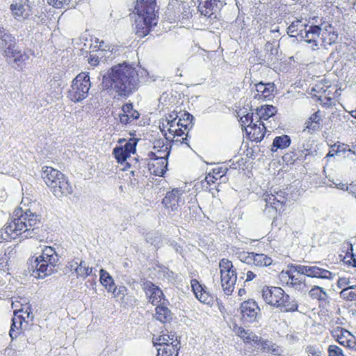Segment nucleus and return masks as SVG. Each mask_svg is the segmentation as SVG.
<instances>
[{
  "instance_id": "25",
  "label": "nucleus",
  "mask_w": 356,
  "mask_h": 356,
  "mask_svg": "<svg viewBox=\"0 0 356 356\" xmlns=\"http://www.w3.org/2000/svg\"><path fill=\"white\" fill-rule=\"evenodd\" d=\"M99 273V280L101 284L107 289L108 291L115 294L117 288L115 286L114 281L112 277L104 269H101Z\"/></svg>"
},
{
  "instance_id": "58",
  "label": "nucleus",
  "mask_w": 356,
  "mask_h": 356,
  "mask_svg": "<svg viewBox=\"0 0 356 356\" xmlns=\"http://www.w3.org/2000/svg\"><path fill=\"white\" fill-rule=\"evenodd\" d=\"M178 113L176 111H172V113H169L165 119L164 120L165 122H171L174 123L175 122L177 118H178Z\"/></svg>"
},
{
  "instance_id": "11",
  "label": "nucleus",
  "mask_w": 356,
  "mask_h": 356,
  "mask_svg": "<svg viewBox=\"0 0 356 356\" xmlns=\"http://www.w3.org/2000/svg\"><path fill=\"white\" fill-rule=\"evenodd\" d=\"M199 2L200 13L210 19H217L220 10L225 5V0H199Z\"/></svg>"
},
{
  "instance_id": "46",
  "label": "nucleus",
  "mask_w": 356,
  "mask_h": 356,
  "mask_svg": "<svg viewBox=\"0 0 356 356\" xmlns=\"http://www.w3.org/2000/svg\"><path fill=\"white\" fill-rule=\"evenodd\" d=\"M301 22V20L297 19L296 21H293L287 28L286 33L291 36L293 37V35L292 33L297 31L298 26L299 24Z\"/></svg>"
},
{
  "instance_id": "6",
  "label": "nucleus",
  "mask_w": 356,
  "mask_h": 356,
  "mask_svg": "<svg viewBox=\"0 0 356 356\" xmlns=\"http://www.w3.org/2000/svg\"><path fill=\"white\" fill-rule=\"evenodd\" d=\"M58 261L59 256L55 250L50 246H45L42 254L35 258L31 266L38 273V277L44 278L56 270L55 267L58 265Z\"/></svg>"
},
{
  "instance_id": "37",
  "label": "nucleus",
  "mask_w": 356,
  "mask_h": 356,
  "mask_svg": "<svg viewBox=\"0 0 356 356\" xmlns=\"http://www.w3.org/2000/svg\"><path fill=\"white\" fill-rule=\"evenodd\" d=\"M113 154L116 159L117 161L120 163L124 162L129 155L126 152L122 146L116 147L113 150Z\"/></svg>"
},
{
  "instance_id": "19",
  "label": "nucleus",
  "mask_w": 356,
  "mask_h": 356,
  "mask_svg": "<svg viewBox=\"0 0 356 356\" xmlns=\"http://www.w3.org/2000/svg\"><path fill=\"white\" fill-rule=\"evenodd\" d=\"M266 127L263 122H257L245 127V131L251 140L260 142L264 138Z\"/></svg>"
},
{
  "instance_id": "22",
  "label": "nucleus",
  "mask_w": 356,
  "mask_h": 356,
  "mask_svg": "<svg viewBox=\"0 0 356 356\" xmlns=\"http://www.w3.org/2000/svg\"><path fill=\"white\" fill-rule=\"evenodd\" d=\"M191 283L196 298L201 302L209 304L212 301V297L205 290V286L201 285L197 280H192Z\"/></svg>"
},
{
  "instance_id": "48",
  "label": "nucleus",
  "mask_w": 356,
  "mask_h": 356,
  "mask_svg": "<svg viewBox=\"0 0 356 356\" xmlns=\"http://www.w3.org/2000/svg\"><path fill=\"white\" fill-rule=\"evenodd\" d=\"M159 129L167 140H171L170 136H167V133H168V126H166V122L164 119H162V122L159 123Z\"/></svg>"
},
{
  "instance_id": "43",
  "label": "nucleus",
  "mask_w": 356,
  "mask_h": 356,
  "mask_svg": "<svg viewBox=\"0 0 356 356\" xmlns=\"http://www.w3.org/2000/svg\"><path fill=\"white\" fill-rule=\"evenodd\" d=\"M253 121L254 115L252 113L250 114L248 113L241 118V125L243 127H248V126H250V124H254Z\"/></svg>"
},
{
  "instance_id": "61",
  "label": "nucleus",
  "mask_w": 356,
  "mask_h": 356,
  "mask_svg": "<svg viewBox=\"0 0 356 356\" xmlns=\"http://www.w3.org/2000/svg\"><path fill=\"white\" fill-rule=\"evenodd\" d=\"M272 346L273 347L270 348V350L268 353H270L274 355H280L282 352L280 348L275 343H273Z\"/></svg>"
},
{
  "instance_id": "57",
  "label": "nucleus",
  "mask_w": 356,
  "mask_h": 356,
  "mask_svg": "<svg viewBox=\"0 0 356 356\" xmlns=\"http://www.w3.org/2000/svg\"><path fill=\"white\" fill-rule=\"evenodd\" d=\"M185 122L182 121L181 118H179V120L177 122L176 125L179 127L184 128L185 130H189L191 128H192L193 124L191 122L184 123Z\"/></svg>"
},
{
  "instance_id": "20",
  "label": "nucleus",
  "mask_w": 356,
  "mask_h": 356,
  "mask_svg": "<svg viewBox=\"0 0 356 356\" xmlns=\"http://www.w3.org/2000/svg\"><path fill=\"white\" fill-rule=\"evenodd\" d=\"M323 116L320 111H317L313 113L305 122V131H307L309 134H313L318 131L322 129Z\"/></svg>"
},
{
  "instance_id": "50",
  "label": "nucleus",
  "mask_w": 356,
  "mask_h": 356,
  "mask_svg": "<svg viewBox=\"0 0 356 356\" xmlns=\"http://www.w3.org/2000/svg\"><path fill=\"white\" fill-rule=\"evenodd\" d=\"M70 2V0H51L49 3L57 8H60L64 5H68Z\"/></svg>"
},
{
  "instance_id": "14",
  "label": "nucleus",
  "mask_w": 356,
  "mask_h": 356,
  "mask_svg": "<svg viewBox=\"0 0 356 356\" xmlns=\"http://www.w3.org/2000/svg\"><path fill=\"white\" fill-rule=\"evenodd\" d=\"M169 155V152L165 153L163 156L150 152L149 156V159L153 161L152 163H149V169L151 173L156 176H163L167 170L168 158Z\"/></svg>"
},
{
  "instance_id": "9",
  "label": "nucleus",
  "mask_w": 356,
  "mask_h": 356,
  "mask_svg": "<svg viewBox=\"0 0 356 356\" xmlns=\"http://www.w3.org/2000/svg\"><path fill=\"white\" fill-rule=\"evenodd\" d=\"M285 192L276 188H271L269 193H266L262 196V200L265 202L264 212L268 215L276 213L280 207L285 202Z\"/></svg>"
},
{
  "instance_id": "18",
  "label": "nucleus",
  "mask_w": 356,
  "mask_h": 356,
  "mask_svg": "<svg viewBox=\"0 0 356 356\" xmlns=\"http://www.w3.org/2000/svg\"><path fill=\"white\" fill-rule=\"evenodd\" d=\"M22 310L15 313L14 317L12 319V324L9 332L10 337L12 339H16L21 333L22 330H26L28 325V321H25V317L23 315L18 314Z\"/></svg>"
},
{
  "instance_id": "32",
  "label": "nucleus",
  "mask_w": 356,
  "mask_h": 356,
  "mask_svg": "<svg viewBox=\"0 0 356 356\" xmlns=\"http://www.w3.org/2000/svg\"><path fill=\"white\" fill-rule=\"evenodd\" d=\"M340 297L348 301L356 300V285H350L343 289L339 293Z\"/></svg>"
},
{
  "instance_id": "8",
  "label": "nucleus",
  "mask_w": 356,
  "mask_h": 356,
  "mask_svg": "<svg viewBox=\"0 0 356 356\" xmlns=\"http://www.w3.org/2000/svg\"><path fill=\"white\" fill-rule=\"evenodd\" d=\"M222 289L227 296H230L237 280L236 270L231 261L222 259L219 262Z\"/></svg>"
},
{
  "instance_id": "28",
  "label": "nucleus",
  "mask_w": 356,
  "mask_h": 356,
  "mask_svg": "<svg viewBox=\"0 0 356 356\" xmlns=\"http://www.w3.org/2000/svg\"><path fill=\"white\" fill-rule=\"evenodd\" d=\"M273 259L266 254L253 252L251 265L258 267L269 266L272 264Z\"/></svg>"
},
{
  "instance_id": "16",
  "label": "nucleus",
  "mask_w": 356,
  "mask_h": 356,
  "mask_svg": "<svg viewBox=\"0 0 356 356\" xmlns=\"http://www.w3.org/2000/svg\"><path fill=\"white\" fill-rule=\"evenodd\" d=\"M10 8L13 16L17 20L27 19L32 14L29 0H19L15 3H12Z\"/></svg>"
},
{
  "instance_id": "36",
  "label": "nucleus",
  "mask_w": 356,
  "mask_h": 356,
  "mask_svg": "<svg viewBox=\"0 0 356 356\" xmlns=\"http://www.w3.org/2000/svg\"><path fill=\"white\" fill-rule=\"evenodd\" d=\"M116 49L113 47H108V49H104V50H97L98 57L102 59V61L106 62L108 60H112L114 58V54Z\"/></svg>"
},
{
  "instance_id": "55",
  "label": "nucleus",
  "mask_w": 356,
  "mask_h": 356,
  "mask_svg": "<svg viewBox=\"0 0 356 356\" xmlns=\"http://www.w3.org/2000/svg\"><path fill=\"white\" fill-rule=\"evenodd\" d=\"M350 280L348 278H346V277H340L338 281H337V286L339 288H346L348 286H350Z\"/></svg>"
},
{
  "instance_id": "5",
  "label": "nucleus",
  "mask_w": 356,
  "mask_h": 356,
  "mask_svg": "<svg viewBox=\"0 0 356 356\" xmlns=\"http://www.w3.org/2000/svg\"><path fill=\"white\" fill-rule=\"evenodd\" d=\"M16 40L8 31L3 26H0V49L3 51L8 63H16L18 66L21 63L25 62L29 58L26 53H21L15 49Z\"/></svg>"
},
{
  "instance_id": "1",
  "label": "nucleus",
  "mask_w": 356,
  "mask_h": 356,
  "mask_svg": "<svg viewBox=\"0 0 356 356\" xmlns=\"http://www.w3.org/2000/svg\"><path fill=\"white\" fill-rule=\"evenodd\" d=\"M138 73L131 64L115 65L102 74L103 89L115 92L118 97L127 98L139 88Z\"/></svg>"
},
{
  "instance_id": "2",
  "label": "nucleus",
  "mask_w": 356,
  "mask_h": 356,
  "mask_svg": "<svg viewBox=\"0 0 356 356\" xmlns=\"http://www.w3.org/2000/svg\"><path fill=\"white\" fill-rule=\"evenodd\" d=\"M41 224L40 216L29 209L23 212L21 209L15 210L13 219L8 222L4 228L0 229V243L17 236L22 238H33L38 235Z\"/></svg>"
},
{
  "instance_id": "54",
  "label": "nucleus",
  "mask_w": 356,
  "mask_h": 356,
  "mask_svg": "<svg viewBox=\"0 0 356 356\" xmlns=\"http://www.w3.org/2000/svg\"><path fill=\"white\" fill-rule=\"evenodd\" d=\"M250 330H246L244 328L241 327H238L236 330V334L243 341L244 339L248 336V333H250Z\"/></svg>"
},
{
  "instance_id": "64",
  "label": "nucleus",
  "mask_w": 356,
  "mask_h": 356,
  "mask_svg": "<svg viewBox=\"0 0 356 356\" xmlns=\"http://www.w3.org/2000/svg\"><path fill=\"white\" fill-rule=\"evenodd\" d=\"M263 342V340L261 337H259L256 335V338H254V341H252V345L254 346L257 348H261V344Z\"/></svg>"
},
{
  "instance_id": "12",
  "label": "nucleus",
  "mask_w": 356,
  "mask_h": 356,
  "mask_svg": "<svg viewBox=\"0 0 356 356\" xmlns=\"http://www.w3.org/2000/svg\"><path fill=\"white\" fill-rule=\"evenodd\" d=\"M138 17L136 19V34L143 38L147 35L153 24V20L155 19V13L148 11L140 12L138 10Z\"/></svg>"
},
{
  "instance_id": "15",
  "label": "nucleus",
  "mask_w": 356,
  "mask_h": 356,
  "mask_svg": "<svg viewBox=\"0 0 356 356\" xmlns=\"http://www.w3.org/2000/svg\"><path fill=\"white\" fill-rule=\"evenodd\" d=\"M183 194V190L177 188H173L166 193L162 203L165 208L170 209L172 211H177L184 203V200L182 197Z\"/></svg>"
},
{
  "instance_id": "40",
  "label": "nucleus",
  "mask_w": 356,
  "mask_h": 356,
  "mask_svg": "<svg viewBox=\"0 0 356 356\" xmlns=\"http://www.w3.org/2000/svg\"><path fill=\"white\" fill-rule=\"evenodd\" d=\"M303 282L304 280L295 277L294 275H289L287 284L294 287L296 289L300 290Z\"/></svg>"
},
{
  "instance_id": "10",
  "label": "nucleus",
  "mask_w": 356,
  "mask_h": 356,
  "mask_svg": "<svg viewBox=\"0 0 356 356\" xmlns=\"http://www.w3.org/2000/svg\"><path fill=\"white\" fill-rule=\"evenodd\" d=\"M291 269L299 274L309 277L332 280L333 273L317 266L292 265Z\"/></svg>"
},
{
  "instance_id": "60",
  "label": "nucleus",
  "mask_w": 356,
  "mask_h": 356,
  "mask_svg": "<svg viewBox=\"0 0 356 356\" xmlns=\"http://www.w3.org/2000/svg\"><path fill=\"white\" fill-rule=\"evenodd\" d=\"M176 121L174 123L166 122V126H168V134H170V136H171V134H172L173 133H175L176 129L179 127L178 126L176 125Z\"/></svg>"
},
{
  "instance_id": "26",
  "label": "nucleus",
  "mask_w": 356,
  "mask_h": 356,
  "mask_svg": "<svg viewBox=\"0 0 356 356\" xmlns=\"http://www.w3.org/2000/svg\"><path fill=\"white\" fill-rule=\"evenodd\" d=\"M291 138L288 135H282L274 138L270 150L275 152L277 149H283L288 147L291 144Z\"/></svg>"
},
{
  "instance_id": "39",
  "label": "nucleus",
  "mask_w": 356,
  "mask_h": 356,
  "mask_svg": "<svg viewBox=\"0 0 356 356\" xmlns=\"http://www.w3.org/2000/svg\"><path fill=\"white\" fill-rule=\"evenodd\" d=\"M237 254L238 258L241 261L248 265H251L253 252H241L237 253Z\"/></svg>"
},
{
  "instance_id": "53",
  "label": "nucleus",
  "mask_w": 356,
  "mask_h": 356,
  "mask_svg": "<svg viewBox=\"0 0 356 356\" xmlns=\"http://www.w3.org/2000/svg\"><path fill=\"white\" fill-rule=\"evenodd\" d=\"M273 343L268 340H263V342L261 344L260 349L263 351L268 353L272 348Z\"/></svg>"
},
{
  "instance_id": "56",
  "label": "nucleus",
  "mask_w": 356,
  "mask_h": 356,
  "mask_svg": "<svg viewBox=\"0 0 356 356\" xmlns=\"http://www.w3.org/2000/svg\"><path fill=\"white\" fill-rule=\"evenodd\" d=\"M101 60H102V59H100V58L98 57V53L97 52V54L95 55H90V56L88 59V63L91 65L97 66L99 65V63Z\"/></svg>"
},
{
  "instance_id": "35",
  "label": "nucleus",
  "mask_w": 356,
  "mask_h": 356,
  "mask_svg": "<svg viewBox=\"0 0 356 356\" xmlns=\"http://www.w3.org/2000/svg\"><path fill=\"white\" fill-rule=\"evenodd\" d=\"M137 2L140 3V7L137 8L138 10L144 13L148 11L151 13L155 12L156 0H137Z\"/></svg>"
},
{
  "instance_id": "31",
  "label": "nucleus",
  "mask_w": 356,
  "mask_h": 356,
  "mask_svg": "<svg viewBox=\"0 0 356 356\" xmlns=\"http://www.w3.org/2000/svg\"><path fill=\"white\" fill-rule=\"evenodd\" d=\"M309 296L313 299H317L320 301L325 300L328 298L327 292L323 288L314 286L309 291Z\"/></svg>"
},
{
  "instance_id": "52",
  "label": "nucleus",
  "mask_w": 356,
  "mask_h": 356,
  "mask_svg": "<svg viewBox=\"0 0 356 356\" xmlns=\"http://www.w3.org/2000/svg\"><path fill=\"white\" fill-rule=\"evenodd\" d=\"M120 122L122 124H127L132 122L134 120L131 118L127 113H122L119 115Z\"/></svg>"
},
{
  "instance_id": "29",
  "label": "nucleus",
  "mask_w": 356,
  "mask_h": 356,
  "mask_svg": "<svg viewBox=\"0 0 356 356\" xmlns=\"http://www.w3.org/2000/svg\"><path fill=\"white\" fill-rule=\"evenodd\" d=\"M155 318L161 323H166L171 319V312L167 307L163 305H157Z\"/></svg>"
},
{
  "instance_id": "7",
  "label": "nucleus",
  "mask_w": 356,
  "mask_h": 356,
  "mask_svg": "<svg viewBox=\"0 0 356 356\" xmlns=\"http://www.w3.org/2000/svg\"><path fill=\"white\" fill-rule=\"evenodd\" d=\"M90 86L89 73L81 72L72 81L68 97L75 103L81 102L88 97Z\"/></svg>"
},
{
  "instance_id": "24",
  "label": "nucleus",
  "mask_w": 356,
  "mask_h": 356,
  "mask_svg": "<svg viewBox=\"0 0 356 356\" xmlns=\"http://www.w3.org/2000/svg\"><path fill=\"white\" fill-rule=\"evenodd\" d=\"M276 113V107L273 105H264L257 108L254 117L257 122H262V120H268Z\"/></svg>"
},
{
  "instance_id": "34",
  "label": "nucleus",
  "mask_w": 356,
  "mask_h": 356,
  "mask_svg": "<svg viewBox=\"0 0 356 356\" xmlns=\"http://www.w3.org/2000/svg\"><path fill=\"white\" fill-rule=\"evenodd\" d=\"M145 241L156 248H159L162 244V236L156 232H148L145 235Z\"/></svg>"
},
{
  "instance_id": "21",
  "label": "nucleus",
  "mask_w": 356,
  "mask_h": 356,
  "mask_svg": "<svg viewBox=\"0 0 356 356\" xmlns=\"http://www.w3.org/2000/svg\"><path fill=\"white\" fill-rule=\"evenodd\" d=\"M256 88V93L254 95V98L263 100H269L272 98V92L274 90L275 86L273 83H263L260 82L254 85Z\"/></svg>"
},
{
  "instance_id": "42",
  "label": "nucleus",
  "mask_w": 356,
  "mask_h": 356,
  "mask_svg": "<svg viewBox=\"0 0 356 356\" xmlns=\"http://www.w3.org/2000/svg\"><path fill=\"white\" fill-rule=\"evenodd\" d=\"M137 141L135 139H130L122 147H124L126 152L130 155L131 153L136 152Z\"/></svg>"
},
{
  "instance_id": "3",
  "label": "nucleus",
  "mask_w": 356,
  "mask_h": 356,
  "mask_svg": "<svg viewBox=\"0 0 356 356\" xmlns=\"http://www.w3.org/2000/svg\"><path fill=\"white\" fill-rule=\"evenodd\" d=\"M42 177L57 198L71 195L74 191L68 178L56 169L49 166L42 167Z\"/></svg>"
},
{
  "instance_id": "33",
  "label": "nucleus",
  "mask_w": 356,
  "mask_h": 356,
  "mask_svg": "<svg viewBox=\"0 0 356 356\" xmlns=\"http://www.w3.org/2000/svg\"><path fill=\"white\" fill-rule=\"evenodd\" d=\"M75 272L77 277L86 278L92 272V268L88 266L84 261H81L80 264L75 263Z\"/></svg>"
},
{
  "instance_id": "4",
  "label": "nucleus",
  "mask_w": 356,
  "mask_h": 356,
  "mask_svg": "<svg viewBox=\"0 0 356 356\" xmlns=\"http://www.w3.org/2000/svg\"><path fill=\"white\" fill-rule=\"evenodd\" d=\"M261 296L266 304L278 308L281 312L298 310V305L296 300L285 293L280 287L264 286L261 290Z\"/></svg>"
},
{
  "instance_id": "49",
  "label": "nucleus",
  "mask_w": 356,
  "mask_h": 356,
  "mask_svg": "<svg viewBox=\"0 0 356 356\" xmlns=\"http://www.w3.org/2000/svg\"><path fill=\"white\" fill-rule=\"evenodd\" d=\"M341 334L337 335V341L339 343H340L342 346H344L346 347V345L348 342V335L346 336L345 334L346 332H343V331H341Z\"/></svg>"
},
{
  "instance_id": "17",
  "label": "nucleus",
  "mask_w": 356,
  "mask_h": 356,
  "mask_svg": "<svg viewBox=\"0 0 356 356\" xmlns=\"http://www.w3.org/2000/svg\"><path fill=\"white\" fill-rule=\"evenodd\" d=\"M142 286L149 302L153 305H159L164 296L161 289L149 281L144 282Z\"/></svg>"
},
{
  "instance_id": "27",
  "label": "nucleus",
  "mask_w": 356,
  "mask_h": 356,
  "mask_svg": "<svg viewBox=\"0 0 356 356\" xmlns=\"http://www.w3.org/2000/svg\"><path fill=\"white\" fill-rule=\"evenodd\" d=\"M322 30V27L316 25L310 26L309 29L307 31V36L308 37V34H311V39H307L306 42L309 44H312V49L313 50H316L318 49V42L317 39L319 37L321 33V31Z\"/></svg>"
},
{
  "instance_id": "30",
  "label": "nucleus",
  "mask_w": 356,
  "mask_h": 356,
  "mask_svg": "<svg viewBox=\"0 0 356 356\" xmlns=\"http://www.w3.org/2000/svg\"><path fill=\"white\" fill-rule=\"evenodd\" d=\"M333 151L335 152L337 156H343L350 157V154L356 155V150L350 148L349 145L346 144H334L333 146Z\"/></svg>"
},
{
  "instance_id": "44",
  "label": "nucleus",
  "mask_w": 356,
  "mask_h": 356,
  "mask_svg": "<svg viewBox=\"0 0 356 356\" xmlns=\"http://www.w3.org/2000/svg\"><path fill=\"white\" fill-rule=\"evenodd\" d=\"M228 171L226 165L218 166L213 169L212 173L218 178H222Z\"/></svg>"
},
{
  "instance_id": "23",
  "label": "nucleus",
  "mask_w": 356,
  "mask_h": 356,
  "mask_svg": "<svg viewBox=\"0 0 356 356\" xmlns=\"http://www.w3.org/2000/svg\"><path fill=\"white\" fill-rule=\"evenodd\" d=\"M180 348V343L177 340L173 341L170 344L161 345L157 348V356H177Z\"/></svg>"
},
{
  "instance_id": "47",
  "label": "nucleus",
  "mask_w": 356,
  "mask_h": 356,
  "mask_svg": "<svg viewBox=\"0 0 356 356\" xmlns=\"http://www.w3.org/2000/svg\"><path fill=\"white\" fill-rule=\"evenodd\" d=\"M345 332L346 333V334H348V337H349L348 342L346 345V347H348L352 350H356V339L355 338L354 336L350 334V333L349 332L345 331Z\"/></svg>"
},
{
  "instance_id": "13",
  "label": "nucleus",
  "mask_w": 356,
  "mask_h": 356,
  "mask_svg": "<svg viewBox=\"0 0 356 356\" xmlns=\"http://www.w3.org/2000/svg\"><path fill=\"white\" fill-rule=\"evenodd\" d=\"M241 319L245 323L257 321L260 316V308L253 300L243 301L240 306Z\"/></svg>"
},
{
  "instance_id": "51",
  "label": "nucleus",
  "mask_w": 356,
  "mask_h": 356,
  "mask_svg": "<svg viewBox=\"0 0 356 356\" xmlns=\"http://www.w3.org/2000/svg\"><path fill=\"white\" fill-rule=\"evenodd\" d=\"M170 339V337L168 335H161L158 339H156V342H154V345H159L161 347V345L169 344L167 343Z\"/></svg>"
},
{
  "instance_id": "63",
  "label": "nucleus",
  "mask_w": 356,
  "mask_h": 356,
  "mask_svg": "<svg viewBox=\"0 0 356 356\" xmlns=\"http://www.w3.org/2000/svg\"><path fill=\"white\" fill-rule=\"evenodd\" d=\"M329 44H332L337 41L338 38V34L335 31H331L329 33Z\"/></svg>"
},
{
  "instance_id": "45",
  "label": "nucleus",
  "mask_w": 356,
  "mask_h": 356,
  "mask_svg": "<svg viewBox=\"0 0 356 356\" xmlns=\"http://www.w3.org/2000/svg\"><path fill=\"white\" fill-rule=\"evenodd\" d=\"M329 356H344L341 348L336 345H330L328 347Z\"/></svg>"
},
{
  "instance_id": "38",
  "label": "nucleus",
  "mask_w": 356,
  "mask_h": 356,
  "mask_svg": "<svg viewBox=\"0 0 356 356\" xmlns=\"http://www.w3.org/2000/svg\"><path fill=\"white\" fill-rule=\"evenodd\" d=\"M122 111L123 113H127L133 120H137L140 117V113L138 111L133 108L132 103H127L122 106Z\"/></svg>"
},
{
  "instance_id": "41",
  "label": "nucleus",
  "mask_w": 356,
  "mask_h": 356,
  "mask_svg": "<svg viewBox=\"0 0 356 356\" xmlns=\"http://www.w3.org/2000/svg\"><path fill=\"white\" fill-rule=\"evenodd\" d=\"M314 154L311 151L310 149L305 147L303 145L302 149L298 150V154H297L296 159H307L308 157L314 156ZM296 159H294V161Z\"/></svg>"
},
{
  "instance_id": "62",
  "label": "nucleus",
  "mask_w": 356,
  "mask_h": 356,
  "mask_svg": "<svg viewBox=\"0 0 356 356\" xmlns=\"http://www.w3.org/2000/svg\"><path fill=\"white\" fill-rule=\"evenodd\" d=\"M346 191L349 193L355 195L356 198V183H352L347 188H346Z\"/></svg>"
},
{
  "instance_id": "59",
  "label": "nucleus",
  "mask_w": 356,
  "mask_h": 356,
  "mask_svg": "<svg viewBox=\"0 0 356 356\" xmlns=\"http://www.w3.org/2000/svg\"><path fill=\"white\" fill-rule=\"evenodd\" d=\"M8 257L4 255L0 258V270L5 272L8 269Z\"/></svg>"
}]
</instances>
